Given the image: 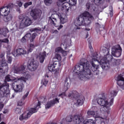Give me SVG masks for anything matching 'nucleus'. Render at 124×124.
Returning a JSON list of instances; mask_svg holds the SVG:
<instances>
[{"label": "nucleus", "instance_id": "nucleus-1", "mask_svg": "<svg viewBox=\"0 0 124 124\" xmlns=\"http://www.w3.org/2000/svg\"><path fill=\"white\" fill-rule=\"evenodd\" d=\"M102 51L104 53H106L107 55H105L99 62L97 55L93 56L92 59L91 60L90 62L92 65L91 67V65L89 63V62L87 61L81 63L79 65H77L75 66V68L73 70V74L78 76L80 79L82 78H87L89 79L90 77L92 75V71L94 72L95 75L98 74V65L96 64L95 62H97L101 65V67L104 70H108L110 67V65L112 66H116V65H119L120 64V60L115 59L109 55V49L106 47H102Z\"/></svg>", "mask_w": 124, "mask_h": 124}, {"label": "nucleus", "instance_id": "nucleus-2", "mask_svg": "<svg viewBox=\"0 0 124 124\" xmlns=\"http://www.w3.org/2000/svg\"><path fill=\"white\" fill-rule=\"evenodd\" d=\"M118 91L116 90L112 91L110 93V95L108 97H102V98H97V102L99 105L102 106L101 108L99 107H93V110H88L87 111V117L90 118L93 116L95 119L101 120V115L107 117L110 114V106H113L114 104V97L117 95Z\"/></svg>", "mask_w": 124, "mask_h": 124}, {"label": "nucleus", "instance_id": "nucleus-3", "mask_svg": "<svg viewBox=\"0 0 124 124\" xmlns=\"http://www.w3.org/2000/svg\"><path fill=\"white\" fill-rule=\"evenodd\" d=\"M20 23L18 22H14L12 24L13 28L11 29V32L14 33L17 31L18 29H22L24 27H29L31 25V19L29 16H24L23 15H20L18 16Z\"/></svg>", "mask_w": 124, "mask_h": 124}, {"label": "nucleus", "instance_id": "nucleus-4", "mask_svg": "<svg viewBox=\"0 0 124 124\" xmlns=\"http://www.w3.org/2000/svg\"><path fill=\"white\" fill-rule=\"evenodd\" d=\"M17 78L12 76L8 75L6 76L5 78V83L0 85V97H9L10 93H9V84L6 82H15L16 81Z\"/></svg>", "mask_w": 124, "mask_h": 124}, {"label": "nucleus", "instance_id": "nucleus-5", "mask_svg": "<svg viewBox=\"0 0 124 124\" xmlns=\"http://www.w3.org/2000/svg\"><path fill=\"white\" fill-rule=\"evenodd\" d=\"M47 99L45 97H42L40 99V101L38 102V105L34 108H31L29 110L25 111L21 115L19 116L20 121H23V120H27L28 119L32 114L34 113H36L37 110L39 108H40V104L44 103Z\"/></svg>", "mask_w": 124, "mask_h": 124}, {"label": "nucleus", "instance_id": "nucleus-6", "mask_svg": "<svg viewBox=\"0 0 124 124\" xmlns=\"http://www.w3.org/2000/svg\"><path fill=\"white\" fill-rule=\"evenodd\" d=\"M93 19L94 18L89 12L85 11L79 16L76 26L77 27V26H83V25H89V24H91Z\"/></svg>", "mask_w": 124, "mask_h": 124}, {"label": "nucleus", "instance_id": "nucleus-7", "mask_svg": "<svg viewBox=\"0 0 124 124\" xmlns=\"http://www.w3.org/2000/svg\"><path fill=\"white\" fill-rule=\"evenodd\" d=\"M14 7L12 3L9 4L6 7H2L0 9V13L1 16H4L3 20L4 22H9L13 18L12 15H9L10 13V10Z\"/></svg>", "mask_w": 124, "mask_h": 124}, {"label": "nucleus", "instance_id": "nucleus-8", "mask_svg": "<svg viewBox=\"0 0 124 124\" xmlns=\"http://www.w3.org/2000/svg\"><path fill=\"white\" fill-rule=\"evenodd\" d=\"M56 17H58L60 19L61 24H64L67 22V19H66L65 14L58 13V14H52L50 17H49L48 22L51 25H54L55 27H57V18Z\"/></svg>", "mask_w": 124, "mask_h": 124}, {"label": "nucleus", "instance_id": "nucleus-9", "mask_svg": "<svg viewBox=\"0 0 124 124\" xmlns=\"http://www.w3.org/2000/svg\"><path fill=\"white\" fill-rule=\"evenodd\" d=\"M76 0H58L57 5L61 7V10L63 12H67L69 10L70 5H75L76 4Z\"/></svg>", "mask_w": 124, "mask_h": 124}, {"label": "nucleus", "instance_id": "nucleus-10", "mask_svg": "<svg viewBox=\"0 0 124 124\" xmlns=\"http://www.w3.org/2000/svg\"><path fill=\"white\" fill-rule=\"evenodd\" d=\"M13 71L14 73H16V74H22L24 75V77H21L20 78H18L21 80L23 83H26V81L31 78V76L25 72V66L23 65L14 67L13 69Z\"/></svg>", "mask_w": 124, "mask_h": 124}, {"label": "nucleus", "instance_id": "nucleus-11", "mask_svg": "<svg viewBox=\"0 0 124 124\" xmlns=\"http://www.w3.org/2000/svg\"><path fill=\"white\" fill-rule=\"evenodd\" d=\"M34 47H35L34 45L31 44L28 46L29 49L28 51L25 50V49L18 48L16 50H14L12 54L14 57H19V56H22V55H27V54H29V53H31Z\"/></svg>", "mask_w": 124, "mask_h": 124}, {"label": "nucleus", "instance_id": "nucleus-12", "mask_svg": "<svg viewBox=\"0 0 124 124\" xmlns=\"http://www.w3.org/2000/svg\"><path fill=\"white\" fill-rule=\"evenodd\" d=\"M24 83L20 78H17L15 82L13 83V87L16 93H21L24 88Z\"/></svg>", "mask_w": 124, "mask_h": 124}, {"label": "nucleus", "instance_id": "nucleus-13", "mask_svg": "<svg viewBox=\"0 0 124 124\" xmlns=\"http://www.w3.org/2000/svg\"><path fill=\"white\" fill-rule=\"evenodd\" d=\"M111 54L114 57L119 58L122 55V47L119 45L114 46L111 48Z\"/></svg>", "mask_w": 124, "mask_h": 124}, {"label": "nucleus", "instance_id": "nucleus-14", "mask_svg": "<svg viewBox=\"0 0 124 124\" xmlns=\"http://www.w3.org/2000/svg\"><path fill=\"white\" fill-rule=\"evenodd\" d=\"M27 67L30 71H35L38 67V62L33 59L32 61L29 60L27 63Z\"/></svg>", "mask_w": 124, "mask_h": 124}, {"label": "nucleus", "instance_id": "nucleus-15", "mask_svg": "<svg viewBox=\"0 0 124 124\" xmlns=\"http://www.w3.org/2000/svg\"><path fill=\"white\" fill-rule=\"evenodd\" d=\"M31 15L34 20H35L36 21H39V20H40V18H41L42 11L39 9L32 10L31 13Z\"/></svg>", "mask_w": 124, "mask_h": 124}, {"label": "nucleus", "instance_id": "nucleus-16", "mask_svg": "<svg viewBox=\"0 0 124 124\" xmlns=\"http://www.w3.org/2000/svg\"><path fill=\"white\" fill-rule=\"evenodd\" d=\"M73 122L75 124H84L85 117L82 114L75 115L73 117Z\"/></svg>", "mask_w": 124, "mask_h": 124}, {"label": "nucleus", "instance_id": "nucleus-17", "mask_svg": "<svg viewBox=\"0 0 124 124\" xmlns=\"http://www.w3.org/2000/svg\"><path fill=\"white\" fill-rule=\"evenodd\" d=\"M117 88L119 87L122 90H124V73L123 74L119 75L117 78Z\"/></svg>", "mask_w": 124, "mask_h": 124}, {"label": "nucleus", "instance_id": "nucleus-18", "mask_svg": "<svg viewBox=\"0 0 124 124\" xmlns=\"http://www.w3.org/2000/svg\"><path fill=\"white\" fill-rule=\"evenodd\" d=\"M36 36V34H35V33H33L32 35L31 33H28L21 39V42L23 43L26 42L27 41L29 40V39H30L31 42H32Z\"/></svg>", "mask_w": 124, "mask_h": 124}, {"label": "nucleus", "instance_id": "nucleus-19", "mask_svg": "<svg viewBox=\"0 0 124 124\" xmlns=\"http://www.w3.org/2000/svg\"><path fill=\"white\" fill-rule=\"evenodd\" d=\"M59 100L60 98H55L52 100L48 101L45 105L46 109H49V108L52 107V106H54L56 103H59V102H60Z\"/></svg>", "mask_w": 124, "mask_h": 124}, {"label": "nucleus", "instance_id": "nucleus-20", "mask_svg": "<svg viewBox=\"0 0 124 124\" xmlns=\"http://www.w3.org/2000/svg\"><path fill=\"white\" fill-rule=\"evenodd\" d=\"M5 55V52H1L0 53V62H2V65L4 64L6 69H8V65L7 64L6 62L5 61V57H4Z\"/></svg>", "mask_w": 124, "mask_h": 124}, {"label": "nucleus", "instance_id": "nucleus-21", "mask_svg": "<svg viewBox=\"0 0 124 124\" xmlns=\"http://www.w3.org/2000/svg\"><path fill=\"white\" fill-rule=\"evenodd\" d=\"M45 57H46V52H41L37 56V58L39 59L40 62L41 63L44 62V60H45Z\"/></svg>", "mask_w": 124, "mask_h": 124}, {"label": "nucleus", "instance_id": "nucleus-22", "mask_svg": "<svg viewBox=\"0 0 124 124\" xmlns=\"http://www.w3.org/2000/svg\"><path fill=\"white\" fill-rule=\"evenodd\" d=\"M100 119H95L94 121L93 119H89L83 122V124H100L98 122Z\"/></svg>", "mask_w": 124, "mask_h": 124}, {"label": "nucleus", "instance_id": "nucleus-23", "mask_svg": "<svg viewBox=\"0 0 124 124\" xmlns=\"http://www.w3.org/2000/svg\"><path fill=\"white\" fill-rule=\"evenodd\" d=\"M85 101V98L83 97H80L78 98L77 100L76 103L75 104L74 106L75 105L76 106H80L83 105L84 104V101Z\"/></svg>", "mask_w": 124, "mask_h": 124}, {"label": "nucleus", "instance_id": "nucleus-24", "mask_svg": "<svg viewBox=\"0 0 124 124\" xmlns=\"http://www.w3.org/2000/svg\"><path fill=\"white\" fill-rule=\"evenodd\" d=\"M73 120V117L72 116H68L66 118V120L64 119L62 120L61 122V124H67L66 122L70 123V122H72Z\"/></svg>", "mask_w": 124, "mask_h": 124}, {"label": "nucleus", "instance_id": "nucleus-25", "mask_svg": "<svg viewBox=\"0 0 124 124\" xmlns=\"http://www.w3.org/2000/svg\"><path fill=\"white\" fill-rule=\"evenodd\" d=\"M9 32L8 29L6 28L0 30V34H2L4 36H6V34L8 33Z\"/></svg>", "mask_w": 124, "mask_h": 124}, {"label": "nucleus", "instance_id": "nucleus-26", "mask_svg": "<svg viewBox=\"0 0 124 124\" xmlns=\"http://www.w3.org/2000/svg\"><path fill=\"white\" fill-rule=\"evenodd\" d=\"M59 61H62V56L59 54L55 53V57L53 59V61L59 62Z\"/></svg>", "mask_w": 124, "mask_h": 124}, {"label": "nucleus", "instance_id": "nucleus-27", "mask_svg": "<svg viewBox=\"0 0 124 124\" xmlns=\"http://www.w3.org/2000/svg\"><path fill=\"white\" fill-rule=\"evenodd\" d=\"M43 31V28L38 27L33 29V31H34V32H36L37 33H38V34L41 33V32H42Z\"/></svg>", "mask_w": 124, "mask_h": 124}, {"label": "nucleus", "instance_id": "nucleus-28", "mask_svg": "<svg viewBox=\"0 0 124 124\" xmlns=\"http://www.w3.org/2000/svg\"><path fill=\"white\" fill-rule=\"evenodd\" d=\"M7 70H8V69H6L5 66L4 64L2 65V62H1V64H0V72H5V71H6Z\"/></svg>", "mask_w": 124, "mask_h": 124}, {"label": "nucleus", "instance_id": "nucleus-29", "mask_svg": "<svg viewBox=\"0 0 124 124\" xmlns=\"http://www.w3.org/2000/svg\"><path fill=\"white\" fill-rule=\"evenodd\" d=\"M56 68V66H55V64H50L48 65V70L49 71H54Z\"/></svg>", "mask_w": 124, "mask_h": 124}, {"label": "nucleus", "instance_id": "nucleus-30", "mask_svg": "<svg viewBox=\"0 0 124 124\" xmlns=\"http://www.w3.org/2000/svg\"><path fill=\"white\" fill-rule=\"evenodd\" d=\"M24 2L22 0H18L16 1V4L18 5V7H22Z\"/></svg>", "mask_w": 124, "mask_h": 124}, {"label": "nucleus", "instance_id": "nucleus-31", "mask_svg": "<svg viewBox=\"0 0 124 124\" xmlns=\"http://www.w3.org/2000/svg\"><path fill=\"white\" fill-rule=\"evenodd\" d=\"M92 13H93L95 15H99V13L100 12L99 11V10L97 8H95L93 9V11H92Z\"/></svg>", "mask_w": 124, "mask_h": 124}, {"label": "nucleus", "instance_id": "nucleus-32", "mask_svg": "<svg viewBox=\"0 0 124 124\" xmlns=\"http://www.w3.org/2000/svg\"><path fill=\"white\" fill-rule=\"evenodd\" d=\"M69 88V85L68 84V82H67V80L66 79L65 83L64 84V92H66V91L68 90Z\"/></svg>", "mask_w": 124, "mask_h": 124}, {"label": "nucleus", "instance_id": "nucleus-33", "mask_svg": "<svg viewBox=\"0 0 124 124\" xmlns=\"http://www.w3.org/2000/svg\"><path fill=\"white\" fill-rule=\"evenodd\" d=\"M8 42H9V40L7 38L3 40L0 39V47L1 46V44H2V43H8Z\"/></svg>", "mask_w": 124, "mask_h": 124}, {"label": "nucleus", "instance_id": "nucleus-34", "mask_svg": "<svg viewBox=\"0 0 124 124\" xmlns=\"http://www.w3.org/2000/svg\"><path fill=\"white\" fill-rule=\"evenodd\" d=\"M63 50L61 47H57L55 49V54H58V53H62Z\"/></svg>", "mask_w": 124, "mask_h": 124}, {"label": "nucleus", "instance_id": "nucleus-35", "mask_svg": "<svg viewBox=\"0 0 124 124\" xmlns=\"http://www.w3.org/2000/svg\"><path fill=\"white\" fill-rule=\"evenodd\" d=\"M101 119L99 121L98 123L100 124H105V122H104L105 121H107L106 117L105 118H102L101 116Z\"/></svg>", "mask_w": 124, "mask_h": 124}, {"label": "nucleus", "instance_id": "nucleus-36", "mask_svg": "<svg viewBox=\"0 0 124 124\" xmlns=\"http://www.w3.org/2000/svg\"><path fill=\"white\" fill-rule=\"evenodd\" d=\"M53 2V0H45V3L46 5H50Z\"/></svg>", "mask_w": 124, "mask_h": 124}, {"label": "nucleus", "instance_id": "nucleus-37", "mask_svg": "<svg viewBox=\"0 0 124 124\" xmlns=\"http://www.w3.org/2000/svg\"><path fill=\"white\" fill-rule=\"evenodd\" d=\"M31 4H32V2H31V1L28 2L24 3V8H27L28 6H30V5H31Z\"/></svg>", "mask_w": 124, "mask_h": 124}, {"label": "nucleus", "instance_id": "nucleus-38", "mask_svg": "<svg viewBox=\"0 0 124 124\" xmlns=\"http://www.w3.org/2000/svg\"><path fill=\"white\" fill-rule=\"evenodd\" d=\"M42 84H43V85H44V86H46V85L48 84V80L46 79H43L42 81Z\"/></svg>", "mask_w": 124, "mask_h": 124}, {"label": "nucleus", "instance_id": "nucleus-39", "mask_svg": "<svg viewBox=\"0 0 124 124\" xmlns=\"http://www.w3.org/2000/svg\"><path fill=\"white\" fill-rule=\"evenodd\" d=\"M21 111L22 110H21V108H17L15 109V112L16 113V114H20Z\"/></svg>", "mask_w": 124, "mask_h": 124}, {"label": "nucleus", "instance_id": "nucleus-40", "mask_svg": "<svg viewBox=\"0 0 124 124\" xmlns=\"http://www.w3.org/2000/svg\"><path fill=\"white\" fill-rule=\"evenodd\" d=\"M29 93H30V92L29 91L25 92V94L23 97L24 99H25V98H27V97H28V95H29Z\"/></svg>", "mask_w": 124, "mask_h": 124}, {"label": "nucleus", "instance_id": "nucleus-41", "mask_svg": "<svg viewBox=\"0 0 124 124\" xmlns=\"http://www.w3.org/2000/svg\"><path fill=\"white\" fill-rule=\"evenodd\" d=\"M65 93H64V92H63V93H61V94H59V95H58V96L59 97H62V98H63V97L64 96H65Z\"/></svg>", "mask_w": 124, "mask_h": 124}, {"label": "nucleus", "instance_id": "nucleus-42", "mask_svg": "<svg viewBox=\"0 0 124 124\" xmlns=\"http://www.w3.org/2000/svg\"><path fill=\"white\" fill-rule=\"evenodd\" d=\"M8 63H11V62H12V57H9L8 58Z\"/></svg>", "mask_w": 124, "mask_h": 124}, {"label": "nucleus", "instance_id": "nucleus-43", "mask_svg": "<svg viewBox=\"0 0 124 124\" xmlns=\"http://www.w3.org/2000/svg\"><path fill=\"white\" fill-rule=\"evenodd\" d=\"M17 105L18 106H22V105H24V102L22 101H19L18 102Z\"/></svg>", "mask_w": 124, "mask_h": 124}, {"label": "nucleus", "instance_id": "nucleus-44", "mask_svg": "<svg viewBox=\"0 0 124 124\" xmlns=\"http://www.w3.org/2000/svg\"><path fill=\"white\" fill-rule=\"evenodd\" d=\"M62 56H63V57H65V56H66V55H67L68 52H67V51L63 50V51H62Z\"/></svg>", "mask_w": 124, "mask_h": 124}, {"label": "nucleus", "instance_id": "nucleus-45", "mask_svg": "<svg viewBox=\"0 0 124 124\" xmlns=\"http://www.w3.org/2000/svg\"><path fill=\"white\" fill-rule=\"evenodd\" d=\"M101 0H94V2L95 3H100Z\"/></svg>", "mask_w": 124, "mask_h": 124}, {"label": "nucleus", "instance_id": "nucleus-46", "mask_svg": "<svg viewBox=\"0 0 124 124\" xmlns=\"http://www.w3.org/2000/svg\"><path fill=\"white\" fill-rule=\"evenodd\" d=\"M86 10H89L90 9V3H88L86 4Z\"/></svg>", "mask_w": 124, "mask_h": 124}, {"label": "nucleus", "instance_id": "nucleus-47", "mask_svg": "<svg viewBox=\"0 0 124 124\" xmlns=\"http://www.w3.org/2000/svg\"><path fill=\"white\" fill-rule=\"evenodd\" d=\"M3 104L0 103V109H2L3 108Z\"/></svg>", "mask_w": 124, "mask_h": 124}, {"label": "nucleus", "instance_id": "nucleus-48", "mask_svg": "<svg viewBox=\"0 0 124 124\" xmlns=\"http://www.w3.org/2000/svg\"><path fill=\"white\" fill-rule=\"evenodd\" d=\"M89 47L90 49H93V46H92V44L91 43H89Z\"/></svg>", "mask_w": 124, "mask_h": 124}, {"label": "nucleus", "instance_id": "nucleus-49", "mask_svg": "<svg viewBox=\"0 0 124 124\" xmlns=\"http://www.w3.org/2000/svg\"><path fill=\"white\" fill-rule=\"evenodd\" d=\"M109 15L110 17H112L113 16V11L111 10L110 12L109 13Z\"/></svg>", "mask_w": 124, "mask_h": 124}, {"label": "nucleus", "instance_id": "nucleus-50", "mask_svg": "<svg viewBox=\"0 0 124 124\" xmlns=\"http://www.w3.org/2000/svg\"><path fill=\"white\" fill-rule=\"evenodd\" d=\"M8 112V110H7V109H5V110H4L3 111V114H6Z\"/></svg>", "mask_w": 124, "mask_h": 124}, {"label": "nucleus", "instance_id": "nucleus-51", "mask_svg": "<svg viewBox=\"0 0 124 124\" xmlns=\"http://www.w3.org/2000/svg\"><path fill=\"white\" fill-rule=\"evenodd\" d=\"M62 27H63L62 25H60V26H59V27L58 28V31H60V29H62Z\"/></svg>", "mask_w": 124, "mask_h": 124}, {"label": "nucleus", "instance_id": "nucleus-52", "mask_svg": "<svg viewBox=\"0 0 124 124\" xmlns=\"http://www.w3.org/2000/svg\"><path fill=\"white\" fill-rule=\"evenodd\" d=\"M53 33L58 34V33H59V31H57V30H55V31H54L53 32Z\"/></svg>", "mask_w": 124, "mask_h": 124}, {"label": "nucleus", "instance_id": "nucleus-53", "mask_svg": "<svg viewBox=\"0 0 124 124\" xmlns=\"http://www.w3.org/2000/svg\"><path fill=\"white\" fill-rule=\"evenodd\" d=\"M16 10L18 11V12H19V13H21V10L20 8L17 9Z\"/></svg>", "mask_w": 124, "mask_h": 124}, {"label": "nucleus", "instance_id": "nucleus-54", "mask_svg": "<svg viewBox=\"0 0 124 124\" xmlns=\"http://www.w3.org/2000/svg\"><path fill=\"white\" fill-rule=\"evenodd\" d=\"M69 97H72V95L71 94H69L68 95Z\"/></svg>", "mask_w": 124, "mask_h": 124}, {"label": "nucleus", "instance_id": "nucleus-55", "mask_svg": "<svg viewBox=\"0 0 124 124\" xmlns=\"http://www.w3.org/2000/svg\"><path fill=\"white\" fill-rule=\"evenodd\" d=\"M0 124H5V123H4V122H2L0 123Z\"/></svg>", "mask_w": 124, "mask_h": 124}, {"label": "nucleus", "instance_id": "nucleus-56", "mask_svg": "<svg viewBox=\"0 0 124 124\" xmlns=\"http://www.w3.org/2000/svg\"><path fill=\"white\" fill-rule=\"evenodd\" d=\"M88 37H89V34H86V38H88Z\"/></svg>", "mask_w": 124, "mask_h": 124}, {"label": "nucleus", "instance_id": "nucleus-57", "mask_svg": "<svg viewBox=\"0 0 124 124\" xmlns=\"http://www.w3.org/2000/svg\"><path fill=\"white\" fill-rule=\"evenodd\" d=\"M76 30H80L79 27H76Z\"/></svg>", "mask_w": 124, "mask_h": 124}, {"label": "nucleus", "instance_id": "nucleus-58", "mask_svg": "<svg viewBox=\"0 0 124 124\" xmlns=\"http://www.w3.org/2000/svg\"><path fill=\"white\" fill-rule=\"evenodd\" d=\"M90 29H86V31H90Z\"/></svg>", "mask_w": 124, "mask_h": 124}, {"label": "nucleus", "instance_id": "nucleus-59", "mask_svg": "<svg viewBox=\"0 0 124 124\" xmlns=\"http://www.w3.org/2000/svg\"><path fill=\"white\" fill-rule=\"evenodd\" d=\"M15 95H12V97L13 98H14L15 97Z\"/></svg>", "mask_w": 124, "mask_h": 124}, {"label": "nucleus", "instance_id": "nucleus-60", "mask_svg": "<svg viewBox=\"0 0 124 124\" xmlns=\"http://www.w3.org/2000/svg\"><path fill=\"white\" fill-rule=\"evenodd\" d=\"M0 122H1V118L0 117Z\"/></svg>", "mask_w": 124, "mask_h": 124}, {"label": "nucleus", "instance_id": "nucleus-61", "mask_svg": "<svg viewBox=\"0 0 124 124\" xmlns=\"http://www.w3.org/2000/svg\"><path fill=\"white\" fill-rule=\"evenodd\" d=\"M46 77H47V78H49V76H48L47 75L46 76Z\"/></svg>", "mask_w": 124, "mask_h": 124}, {"label": "nucleus", "instance_id": "nucleus-62", "mask_svg": "<svg viewBox=\"0 0 124 124\" xmlns=\"http://www.w3.org/2000/svg\"><path fill=\"white\" fill-rule=\"evenodd\" d=\"M93 101H94V100H93Z\"/></svg>", "mask_w": 124, "mask_h": 124}, {"label": "nucleus", "instance_id": "nucleus-63", "mask_svg": "<svg viewBox=\"0 0 124 124\" xmlns=\"http://www.w3.org/2000/svg\"><path fill=\"white\" fill-rule=\"evenodd\" d=\"M97 25H99L98 23H97Z\"/></svg>", "mask_w": 124, "mask_h": 124}, {"label": "nucleus", "instance_id": "nucleus-64", "mask_svg": "<svg viewBox=\"0 0 124 124\" xmlns=\"http://www.w3.org/2000/svg\"><path fill=\"white\" fill-rule=\"evenodd\" d=\"M123 3H124V2H123Z\"/></svg>", "mask_w": 124, "mask_h": 124}]
</instances>
